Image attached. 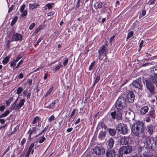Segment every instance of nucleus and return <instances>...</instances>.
<instances>
[{
  "label": "nucleus",
  "mask_w": 157,
  "mask_h": 157,
  "mask_svg": "<svg viewBox=\"0 0 157 157\" xmlns=\"http://www.w3.org/2000/svg\"><path fill=\"white\" fill-rule=\"evenodd\" d=\"M75 111H76V109H75L73 110L71 113V114L70 115V116H69V117H72L74 115V114L75 112Z\"/></svg>",
  "instance_id": "8fccbe9b"
},
{
  "label": "nucleus",
  "mask_w": 157,
  "mask_h": 157,
  "mask_svg": "<svg viewBox=\"0 0 157 157\" xmlns=\"http://www.w3.org/2000/svg\"><path fill=\"white\" fill-rule=\"evenodd\" d=\"M145 128L147 132L148 133V134L149 135H151L153 132L155 128L152 124H149L147 125Z\"/></svg>",
  "instance_id": "9b49d317"
},
{
  "label": "nucleus",
  "mask_w": 157,
  "mask_h": 157,
  "mask_svg": "<svg viewBox=\"0 0 157 157\" xmlns=\"http://www.w3.org/2000/svg\"><path fill=\"white\" fill-rule=\"evenodd\" d=\"M38 6V5L37 3L30 4L29 6V7L32 9L35 8Z\"/></svg>",
  "instance_id": "c85d7f7f"
},
{
  "label": "nucleus",
  "mask_w": 157,
  "mask_h": 157,
  "mask_svg": "<svg viewBox=\"0 0 157 157\" xmlns=\"http://www.w3.org/2000/svg\"><path fill=\"white\" fill-rule=\"evenodd\" d=\"M55 119V117L54 116L52 115L48 119V121L50 122H51L52 121L54 120Z\"/></svg>",
  "instance_id": "a18cd8bd"
},
{
  "label": "nucleus",
  "mask_w": 157,
  "mask_h": 157,
  "mask_svg": "<svg viewBox=\"0 0 157 157\" xmlns=\"http://www.w3.org/2000/svg\"><path fill=\"white\" fill-rule=\"evenodd\" d=\"M79 3H80V0H78L77 2V4H76V6L77 8H78L79 7V6H80Z\"/></svg>",
  "instance_id": "e2e57ef3"
},
{
  "label": "nucleus",
  "mask_w": 157,
  "mask_h": 157,
  "mask_svg": "<svg viewBox=\"0 0 157 157\" xmlns=\"http://www.w3.org/2000/svg\"><path fill=\"white\" fill-rule=\"evenodd\" d=\"M108 146L110 149H111L113 146L114 140L113 138H111L108 141Z\"/></svg>",
  "instance_id": "6ab92c4d"
},
{
  "label": "nucleus",
  "mask_w": 157,
  "mask_h": 157,
  "mask_svg": "<svg viewBox=\"0 0 157 157\" xmlns=\"http://www.w3.org/2000/svg\"><path fill=\"white\" fill-rule=\"evenodd\" d=\"M150 69L151 73L155 75H157V66L151 67Z\"/></svg>",
  "instance_id": "412c9836"
},
{
  "label": "nucleus",
  "mask_w": 157,
  "mask_h": 157,
  "mask_svg": "<svg viewBox=\"0 0 157 157\" xmlns=\"http://www.w3.org/2000/svg\"><path fill=\"white\" fill-rule=\"evenodd\" d=\"M24 75L22 73H20L18 76V78H22L23 77Z\"/></svg>",
  "instance_id": "bf43d9fd"
},
{
  "label": "nucleus",
  "mask_w": 157,
  "mask_h": 157,
  "mask_svg": "<svg viewBox=\"0 0 157 157\" xmlns=\"http://www.w3.org/2000/svg\"><path fill=\"white\" fill-rule=\"evenodd\" d=\"M135 98L134 94L133 92L131 91L128 94V99L129 102L133 103Z\"/></svg>",
  "instance_id": "ddd939ff"
},
{
  "label": "nucleus",
  "mask_w": 157,
  "mask_h": 157,
  "mask_svg": "<svg viewBox=\"0 0 157 157\" xmlns=\"http://www.w3.org/2000/svg\"><path fill=\"white\" fill-rule=\"evenodd\" d=\"M39 117H37V116H36V117H35L34 119H33V122H32V123L33 124H36V122H37V121H39Z\"/></svg>",
  "instance_id": "473e14b6"
},
{
  "label": "nucleus",
  "mask_w": 157,
  "mask_h": 157,
  "mask_svg": "<svg viewBox=\"0 0 157 157\" xmlns=\"http://www.w3.org/2000/svg\"><path fill=\"white\" fill-rule=\"evenodd\" d=\"M46 139V138L44 136H42L38 138V141L40 144L42 143Z\"/></svg>",
  "instance_id": "bb28decb"
},
{
  "label": "nucleus",
  "mask_w": 157,
  "mask_h": 157,
  "mask_svg": "<svg viewBox=\"0 0 157 157\" xmlns=\"http://www.w3.org/2000/svg\"><path fill=\"white\" fill-rule=\"evenodd\" d=\"M10 113V112L9 110H6L5 112L0 115V118L3 117H5L7 116Z\"/></svg>",
  "instance_id": "a878e982"
},
{
  "label": "nucleus",
  "mask_w": 157,
  "mask_h": 157,
  "mask_svg": "<svg viewBox=\"0 0 157 157\" xmlns=\"http://www.w3.org/2000/svg\"><path fill=\"white\" fill-rule=\"evenodd\" d=\"M10 58V57L9 56L5 57L2 61V63L4 64H6L9 62Z\"/></svg>",
  "instance_id": "393cba45"
},
{
  "label": "nucleus",
  "mask_w": 157,
  "mask_h": 157,
  "mask_svg": "<svg viewBox=\"0 0 157 157\" xmlns=\"http://www.w3.org/2000/svg\"><path fill=\"white\" fill-rule=\"evenodd\" d=\"M62 66L60 64H59L58 65L56 66L55 68V71H56L58 70L61 67H62Z\"/></svg>",
  "instance_id": "c03bdc74"
},
{
  "label": "nucleus",
  "mask_w": 157,
  "mask_h": 157,
  "mask_svg": "<svg viewBox=\"0 0 157 157\" xmlns=\"http://www.w3.org/2000/svg\"><path fill=\"white\" fill-rule=\"evenodd\" d=\"M95 65V61H94L93 62H92L90 64V67L89 68V70H92L93 67H94V66Z\"/></svg>",
  "instance_id": "e433bc0d"
},
{
  "label": "nucleus",
  "mask_w": 157,
  "mask_h": 157,
  "mask_svg": "<svg viewBox=\"0 0 157 157\" xmlns=\"http://www.w3.org/2000/svg\"><path fill=\"white\" fill-rule=\"evenodd\" d=\"M35 24L34 23H32L29 26V29L31 30L35 26Z\"/></svg>",
  "instance_id": "49530a36"
},
{
  "label": "nucleus",
  "mask_w": 157,
  "mask_h": 157,
  "mask_svg": "<svg viewBox=\"0 0 157 157\" xmlns=\"http://www.w3.org/2000/svg\"><path fill=\"white\" fill-rule=\"evenodd\" d=\"M107 131H103L102 130L99 133L98 136V138L99 139L102 140L104 139L105 137L106 136Z\"/></svg>",
  "instance_id": "4468645a"
},
{
  "label": "nucleus",
  "mask_w": 157,
  "mask_h": 157,
  "mask_svg": "<svg viewBox=\"0 0 157 157\" xmlns=\"http://www.w3.org/2000/svg\"><path fill=\"white\" fill-rule=\"evenodd\" d=\"M145 81H149L150 82L156 84L157 82V77L155 76H150Z\"/></svg>",
  "instance_id": "2eb2a0df"
},
{
  "label": "nucleus",
  "mask_w": 157,
  "mask_h": 157,
  "mask_svg": "<svg viewBox=\"0 0 157 157\" xmlns=\"http://www.w3.org/2000/svg\"><path fill=\"white\" fill-rule=\"evenodd\" d=\"M132 132L138 136L143 134L144 130V124L142 122L136 121L133 123L131 127Z\"/></svg>",
  "instance_id": "f257e3e1"
},
{
  "label": "nucleus",
  "mask_w": 157,
  "mask_h": 157,
  "mask_svg": "<svg viewBox=\"0 0 157 157\" xmlns=\"http://www.w3.org/2000/svg\"><path fill=\"white\" fill-rule=\"evenodd\" d=\"M25 142H26V139H25V138H23L21 142V144L22 145H23L25 143Z\"/></svg>",
  "instance_id": "4d7b16f0"
},
{
  "label": "nucleus",
  "mask_w": 157,
  "mask_h": 157,
  "mask_svg": "<svg viewBox=\"0 0 157 157\" xmlns=\"http://www.w3.org/2000/svg\"><path fill=\"white\" fill-rule=\"evenodd\" d=\"M73 129V128H68L67 129V132H71Z\"/></svg>",
  "instance_id": "774afa93"
},
{
  "label": "nucleus",
  "mask_w": 157,
  "mask_h": 157,
  "mask_svg": "<svg viewBox=\"0 0 157 157\" xmlns=\"http://www.w3.org/2000/svg\"><path fill=\"white\" fill-rule=\"evenodd\" d=\"M22 39V36L21 35L18 33L14 34L13 35L11 41H17L21 40Z\"/></svg>",
  "instance_id": "f8f14e48"
},
{
  "label": "nucleus",
  "mask_w": 157,
  "mask_h": 157,
  "mask_svg": "<svg viewBox=\"0 0 157 157\" xmlns=\"http://www.w3.org/2000/svg\"><path fill=\"white\" fill-rule=\"evenodd\" d=\"M108 132L110 135L112 136H114L116 133L115 129L113 128L109 129Z\"/></svg>",
  "instance_id": "4be33fe9"
},
{
  "label": "nucleus",
  "mask_w": 157,
  "mask_h": 157,
  "mask_svg": "<svg viewBox=\"0 0 157 157\" xmlns=\"http://www.w3.org/2000/svg\"><path fill=\"white\" fill-rule=\"evenodd\" d=\"M144 149V147L139 146L138 148L137 153L138 154H140L142 152V150Z\"/></svg>",
  "instance_id": "f704fd0d"
},
{
  "label": "nucleus",
  "mask_w": 157,
  "mask_h": 157,
  "mask_svg": "<svg viewBox=\"0 0 157 157\" xmlns=\"http://www.w3.org/2000/svg\"><path fill=\"white\" fill-rule=\"evenodd\" d=\"M13 5L11 6L9 9V10H8V12L10 13L13 10Z\"/></svg>",
  "instance_id": "0e129e2a"
},
{
  "label": "nucleus",
  "mask_w": 157,
  "mask_h": 157,
  "mask_svg": "<svg viewBox=\"0 0 157 157\" xmlns=\"http://www.w3.org/2000/svg\"><path fill=\"white\" fill-rule=\"evenodd\" d=\"M48 126H46V127H45V128L43 129L36 136H35V137H38L39 136H40V135H41V134H42L43 133L45 132H46V131H47V129H48Z\"/></svg>",
  "instance_id": "c756f323"
},
{
  "label": "nucleus",
  "mask_w": 157,
  "mask_h": 157,
  "mask_svg": "<svg viewBox=\"0 0 157 157\" xmlns=\"http://www.w3.org/2000/svg\"><path fill=\"white\" fill-rule=\"evenodd\" d=\"M28 133L29 134V138L31 139V135L33 134H34L33 132L32 131V130H31V129H30L28 132Z\"/></svg>",
  "instance_id": "ea45409f"
},
{
  "label": "nucleus",
  "mask_w": 157,
  "mask_h": 157,
  "mask_svg": "<svg viewBox=\"0 0 157 157\" xmlns=\"http://www.w3.org/2000/svg\"><path fill=\"white\" fill-rule=\"evenodd\" d=\"M116 129L117 132L122 135H125L128 132L127 125L123 123L118 124L116 126Z\"/></svg>",
  "instance_id": "20e7f679"
},
{
  "label": "nucleus",
  "mask_w": 157,
  "mask_h": 157,
  "mask_svg": "<svg viewBox=\"0 0 157 157\" xmlns=\"http://www.w3.org/2000/svg\"><path fill=\"white\" fill-rule=\"evenodd\" d=\"M140 79L141 78H140V79H137L136 80L133 81L132 82V85L134 86L136 88L142 90L143 89V85Z\"/></svg>",
  "instance_id": "1a4fd4ad"
},
{
  "label": "nucleus",
  "mask_w": 157,
  "mask_h": 157,
  "mask_svg": "<svg viewBox=\"0 0 157 157\" xmlns=\"http://www.w3.org/2000/svg\"><path fill=\"white\" fill-rule=\"evenodd\" d=\"M93 152L96 155H102L105 152V149L102 146H96L93 148Z\"/></svg>",
  "instance_id": "423d86ee"
},
{
  "label": "nucleus",
  "mask_w": 157,
  "mask_h": 157,
  "mask_svg": "<svg viewBox=\"0 0 157 157\" xmlns=\"http://www.w3.org/2000/svg\"><path fill=\"white\" fill-rule=\"evenodd\" d=\"M108 50L107 47L106 45H103L100 47L98 51V57L99 59H100L101 56L102 55L106 56L108 53Z\"/></svg>",
  "instance_id": "6e6552de"
},
{
  "label": "nucleus",
  "mask_w": 157,
  "mask_h": 157,
  "mask_svg": "<svg viewBox=\"0 0 157 157\" xmlns=\"http://www.w3.org/2000/svg\"><path fill=\"white\" fill-rule=\"evenodd\" d=\"M27 94V92L26 90H24L23 92V95L24 96H25Z\"/></svg>",
  "instance_id": "338daca9"
},
{
  "label": "nucleus",
  "mask_w": 157,
  "mask_h": 157,
  "mask_svg": "<svg viewBox=\"0 0 157 157\" xmlns=\"http://www.w3.org/2000/svg\"><path fill=\"white\" fill-rule=\"evenodd\" d=\"M6 107L4 105H2L0 106V111L1 112H2L4 111V110L5 109Z\"/></svg>",
  "instance_id": "603ef678"
},
{
  "label": "nucleus",
  "mask_w": 157,
  "mask_h": 157,
  "mask_svg": "<svg viewBox=\"0 0 157 157\" xmlns=\"http://www.w3.org/2000/svg\"><path fill=\"white\" fill-rule=\"evenodd\" d=\"M151 118H155V111L154 109L150 111L147 114Z\"/></svg>",
  "instance_id": "5701e85b"
},
{
  "label": "nucleus",
  "mask_w": 157,
  "mask_h": 157,
  "mask_svg": "<svg viewBox=\"0 0 157 157\" xmlns=\"http://www.w3.org/2000/svg\"><path fill=\"white\" fill-rule=\"evenodd\" d=\"M18 17L17 16H15L14 18L13 19L12 22L11 23V25L13 26V25L16 22L17 20Z\"/></svg>",
  "instance_id": "7c9ffc66"
},
{
  "label": "nucleus",
  "mask_w": 157,
  "mask_h": 157,
  "mask_svg": "<svg viewBox=\"0 0 157 157\" xmlns=\"http://www.w3.org/2000/svg\"><path fill=\"white\" fill-rule=\"evenodd\" d=\"M58 101L57 100H55L54 101L52 102L49 105L48 108H52L55 105V104L58 102Z\"/></svg>",
  "instance_id": "cd10ccee"
},
{
  "label": "nucleus",
  "mask_w": 157,
  "mask_h": 157,
  "mask_svg": "<svg viewBox=\"0 0 157 157\" xmlns=\"http://www.w3.org/2000/svg\"><path fill=\"white\" fill-rule=\"evenodd\" d=\"M34 145H35V144H34V143H32L31 144V145H30V146L29 148H31L32 149L34 147Z\"/></svg>",
  "instance_id": "69168bd1"
},
{
  "label": "nucleus",
  "mask_w": 157,
  "mask_h": 157,
  "mask_svg": "<svg viewBox=\"0 0 157 157\" xmlns=\"http://www.w3.org/2000/svg\"><path fill=\"white\" fill-rule=\"evenodd\" d=\"M23 91V88L22 87H19L17 90L16 92V93L18 94H20Z\"/></svg>",
  "instance_id": "72a5a7b5"
},
{
  "label": "nucleus",
  "mask_w": 157,
  "mask_h": 157,
  "mask_svg": "<svg viewBox=\"0 0 157 157\" xmlns=\"http://www.w3.org/2000/svg\"><path fill=\"white\" fill-rule=\"evenodd\" d=\"M116 113L117 112L114 111V112H111L110 113V115L112 118L113 119H115L116 118Z\"/></svg>",
  "instance_id": "2f4dec72"
},
{
  "label": "nucleus",
  "mask_w": 157,
  "mask_h": 157,
  "mask_svg": "<svg viewBox=\"0 0 157 157\" xmlns=\"http://www.w3.org/2000/svg\"><path fill=\"white\" fill-rule=\"evenodd\" d=\"M16 62H15V61L13 60V61H11L10 63V66L11 67H13V69L14 70L15 68H14L16 64Z\"/></svg>",
  "instance_id": "c9c22d12"
},
{
  "label": "nucleus",
  "mask_w": 157,
  "mask_h": 157,
  "mask_svg": "<svg viewBox=\"0 0 157 157\" xmlns=\"http://www.w3.org/2000/svg\"><path fill=\"white\" fill-rule=\"evenodd\" d=\"M46 7H48V8L49 9H50L51 8H52V4L51 3H48L46 5Z\"/></svg>",
  "instance_id": "13d9d810"
},
{
  "label": "nucleus",
  "mask_w": 157,
  "mask_h": 157,
  "mask_svg": "<svg viewBox=\"0 0 157 157\" xmlns=\"http://www.w3.org/2000/svg\"><path fill=\"white\" fill-rule=\"evenodd\" d=\"M25 4H23L21 7V8H20V11L21 12H22V11H23L24 10H25Z\"/></svg>",
  "instance_id": "de8ad7c7"
},
{
  "label": "nucleus",
  "mask_w": 157,
  "mask_h": 157,
  "mask_svg": "<svg viewBox=\"0 0 157 157\" xmlns=\"http://www.w3.org/2000/svg\"><path fill=\"white\" fill-rule=\"evenodd\" d=\"M129 141V139L125 137H122L120 140V143L122 145L128 144Z\"/></svg>",
  "instance_id": "dca6fc26"
},
{
  "label": "nucleus",
  "mask_w": 157,
  "mask_h": 157,
  "mask_svg": "<svg viewBox=\"0 0 157 157\" xmlns=\"http://www.w3.org/2000/svg\"><path fill=\"white\" fill-rule=\"evenodd\" d=\"M21 58V56H18L16 59L14 60L16 63Z\"/></svg>",
  "instance_id": "6e6d98bb"
},
{
  "label": "nucleus",
  "mask_w": 157,
  "mask_h": 157,
  "mask_svg": "<svg viewBox=\"0 0 157 157\" xmlns=\"http://www.w3.org/2000/svg\"><path fill=\"white\" fill-rule=\"evenodd\" d=\"M0 122L2 124H3L5 123V121L3 119H0Z\"/></svg>",
  "instance_id": "680f3d73"
},
{
  "label": "nucleus",
  "mask_w": 157,
  "mask_h": 157,
  "mask_svg": "<svg viewBox=\"0 0 157 157\" xmlns=\"http://www.w3.org/2000/svg\"><path fill=\"white\" fill-rule=\"evenodd\" d=\"M53 88L52 87L50 88L48 92L46 93L45 96L47 97L52 92V90H53Z\"/></svg>",
  "instance_id": "58836bf2"
},
{
  "label": "nucleus",
  "mask_w": 157,
  "mask_h": 157,
  "mask_svg": "<svg viewBox=\"0 0 157 157\" xmlns=\"http://www.w3.org/2000/svg\"><path fill=\"white\" fill-rule=\"evenodd\" d=\"M100 79V77L99 76H98L96 77V78L94 83L93 86H94L96 83H97L99 81Z\"/></svg>",
  "instance_id": "79ce46f5"
},
{
  "label": "nucleus",
  "mask_w": 157,
  "mask_h": 157,
  "mask_svg": "<svg viewBox=\"0 0 157 157\" xmlns=\"http://www.w3.org/2000/svg\"><path fill=\"white\" fill-rule=\"evenodd\" d=\"M116 113V118L117 121L121 120L122 118V112L120 111H117Z\"/></svg>",
  "instance_id": "aec40b11"
},
{
  "label": "nucleus",
  "mask_w": 157,
  "mask_h": 157,
  "mask_svg": "<svg viewBox=\"0 0 157 157\" xmlns=\"http://www.w3.org/2000/svg\"><path fill=\"white\" fill-rule=\"evenodd\" d=\"M133 34V32L132 31H131L129 33H128V36L127 37V40L130 37H131Z\"/></svg>",
  "instance_id": "37998d69"
},
{
  "label": "nucleus",
  "mask_w": 157,
  "mask_h": 157,
  "mask_svg": "<svg viewBox=\"0 0 157 157\" xmlns=\"http://www.w3.org/2000/svg\"><path fill=\"white\" fill-rule=\"evenodd\" d=\"M54 12H50L48 13V16L52 15L54 14Z\"/></svg>",
  "instance_id": "052dcab7"
},
{
  "label": "nucleus",
  "mask_w": 157,
  "mask_h": 157,
  "mask_svg": "<svg viewBox=\"0 0 157 157\" xmlns=\"http://www.w3.org/2000/svg\"><path fill=\"white\" fill-rule=\"evenodd\" d=\"M132 151L131 146L129 145L125 146L120 148V153L121 155L127 154L130 153Z\"/></svg>",
  "instance_id": "0eeeda50"
},
{
  "label": "nucleus",
  "mask_w": 157,
  "mask_h": 157,
  "mask_svg": "<svg viewBox=\"0 0 157 157\" xmlns=\"http://www.w3.org/2000/svg\"><path fill=\"white\" fill-rule=\"evenodd\" d=\"M145 84L147 91L151 95L155 94V87L153 83L150 82L149 81H145Z\"/></svg>",
  "instance_id": "39448f33"
},
{
  "label": "nucleus",
  "mask_w": 157,
  "mask_h": 157,
  "mask_svg": "<svg viewBox=\"0 0 157 157\" xmlns=\"http://www.w3.org/2000/svg\"><path fill=\"white\" fill-rule=\"evenodd\" d=\"M68 59L67 58L66 60H65L63 62V65L65 66L68 63Z\"/></svg>",
  "instance_id": "09e8293b"
},
{
  "label": "nucleus",
  "mask_w": 157,
  "mask_h": 157,
  "mask_svg": "<svg viewBox=\"0 0 157 157\" xmlns=\"http://www.w3.org/2000/svg\"><path fill=\"white\" fill-rule=\"evenodd\" d=\"M22 13L21 15V17H24L27 14V11L26 10H24L23 11L21 12Z\"/></svg>",
  "instance_id": "4c0bfd02"
},
{
  "label": "nucleus",
  "mask_w": 157,
  "mask_h": 157,
  "mask_svg": "<svg viewBox=\"0 0 157 157\" xmlns=\"http://www.w3.org/2000/svg\"><path fill=\"white\" fill-rule=\"evenodd\" d=\"M10 146H9L6 149V151L4 152L3 154V155L2 157L9 150Z\"/></svg>",
  "instance_id": "864d4df0"
},
{
  "label": "nucleus",
  "mask_w": 157,
  "mask_h": 157,
  "mask_svg": "<svg viewBox=\"0 0 157 157\" xmlns=\"http://www.w3.org/2000/svg\"><path fill=\"white\" fill-rule=\"evenodd\" d=\"M6 45L8 47H9V45L10 43V40H8L7 41H6Z\"/></svg>",
  "instance_id": "5fc2aeb1"
},
{
  "label": "nucleus",
  "mask_w": 157,
  "mask_h": 157,
  "mask_svg": "<svg viewBox=\"0 0 157 157\" xmlns=\"http://www.w3.org/2000/svg\"><path fill=\"white\" fill-rule=\"evenodd\" d=\"M146 143L149 147H152V144L153 143V141L152 139L147 137L146 139Z\"/></svg>",
  "instance_id": "f3484780"
},
{
  "label": "nucleus",
  "mask_w": 157,
  "mask_h": 157,
  "mask_svg": "<svg viewBox=\"0 0 157 157\" xmlns=\"http://www.w3.org/2000/svg\"><path fill=\"white\" fill-rule=\"evenodd\" d=\"M126 103V100L124 98L122 97H120L116 102V107L117 109L122 110L125 107Z\"/></svg>",
  "instance_id": "f03ea898"
},
{
  "label": "nucleus",
  "mask_w": 157,
  "mask_h": 157,
  "mask_svg": "<svg viewBox=\"0 0 157 157\" xmlns=\"http://www.w3.org/2000/svg\"><path fill=\"white\" fill-rule=\"evenodd\" d=\"M97 4V7L99 9L101 8L102 3L101 2H98L96 3Z\"/></svg>",
  "instance_id": "a19ab883"
},
{
  "label": "nucleus",
  "mask_w": 157,
  "mask_h": 157,
  "mask_svg": "<svg viewBox=\"0 0 157 157\" xmlns=\"http://www.w3.org/2000/svg\"><path fill=\"white\" fill-rule=\"evenodd\" d=\"M148 107L147 106H145L141 108L140 112L142 114H144L148 112Z\"/></svg>",
  "instance_id": "a211bd4d"
},
{
  "label": "nucleus",
  "mask_w": 157,
  "mask_h": 157,
  "mask_svg": "<svg viewBox=\"0 0 157 157\" xmlns=\"http://www.w3.org/2000/svg\"><path fill=\"white\" fill-rule=\"evenodd\" d=\"M106 157H117V155L114 149H109L105 153Z\"/></svg>",
  "instance_id": "9d476101"
},
{
  "label": "nucleus",
  "mask_w": 157,
  "mask_h": 157,
  "mask_svg": "<svg viewBox=\"0 0 157 157\" xmlns=\"http://www.w3.org/2000/svg\"><path fill=\"white\" fill-rule=\"evenodd\" d=\"M18 97L19 96L17 97L14 102L11 105L10 109L11 110H15L17 111L19 110L20 108L24 105L25 102V99H21L19 103L17 104Z\"/></svg>",
  "instance_id": "7ed1b4c3"
},
{
  "label": "nucleus",
  "mask_w": 157,
  "mask_h": 157,
  "mask_svg": "<svg viewBox=\"0 0 157 157\" xmlns=\"http://www.w3.org/2000/svg\"><path fill=\"white\" fill-rule=\"evenodd\" d=\"M22 62H23V60H22V59H21L18 63L17 66L15 68H17L18 67H19L21 64H22Z\"/></svg>",
  "instance_id": "3c124183"
},
{
  "label": "nucleus",
  "mask_w": 157,
  "mask_h": 157,
  "mask_svg": "<svg viewBox=\"0 0 157 157\" xmlns=\"http://www.w3.org/2000/svg\"><path fill=\"white\" fill-rule=\"evenodd\" d=\"M99 125L100 126H101V127L102 128V129H104V131H106L107 132L108 130L107 127L103 122H100V123Z\"/></svg>",
  "instance_id": "b1692460"
}]
</instances>
